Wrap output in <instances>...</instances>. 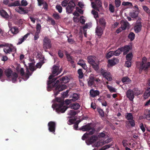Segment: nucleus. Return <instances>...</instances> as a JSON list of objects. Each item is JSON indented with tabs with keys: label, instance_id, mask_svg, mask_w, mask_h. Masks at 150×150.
<instances>
[{
	"label": "nucleus",
	"instance_id": "1",
	"mask_svg": "<svg viewBox=\"0 0 150 150\" xmlns=\"http://www.w3.org/2000/svg\"><path fill=\"white\" fill-rule=\"evenodd\" d=\"M58 77L52 78L47 82V89L48 91H50L52 88L55 87L54 89V95L56 97L60 91H62L67 88V86L65 84H62V82L60 83L59 79H57Z\"/></svg>",
	"mask_w": 150,
	"mask_h": 150
},
{
	"label": "nucleus",
	"instance_id": "2",
	"mask_svg": "<svg viewBox=\"0 0 150 150\" xmlns=\"http://www.w3.org/2000/svg\"><path fill=\"white\" fill-rule=\"evenodd\" d=\"M56 100L58 103H55L52 105L53 108H56V111L58 113L64 112L68 108V107L64 106V103L61 100L60 98H56Z\"/></svg>",
	"mask_w": 150,
	"mask_h": 150
},
{
	"label": "nucleus",
	"instance_id": "3",
	"mask_svg": "<svg viewBox=\"0 0 150 150\" xmlns=\"http://www.w3.org/2000/svg\"><path fill=\"white\" fill-rule=\"evenodd\" d=\"M4 74L7 78H11L13 83H15L18 77V74L16 72L13 73V71L11 69H6Z\"/></svg>",
	"mask_w": 150,
	"mask_h": 150
},
{
	"label": "nucleus",
	"instance_id": "4",
	"mask_svg": "<svg viewBox=\"0 0 150 150\" xmlns=\"http://www.w3.org/2000/svg\"><path fill=\"white\" fill-rule=\"evenodd\" d=\"M88 85L89 86H95L98 83H100V80L98 78L90 76L87 79Z\"/></svg>",
	"mask_w": 150,
	"mask_h": 150
},
{
	"label": "nucleus",
	"instance_id": "5",
	"mask_svg": "<svg viewBox=\"0 0 150 150\" xmlns=\"http://www.w3.org/2000/svg\"><path fill=\"white\" fill-rule=\"evenodd\" d=\"M100 72L101 75L106 79L108 81H111L112 80V75L110 72L107 71L101 68L100 69Z\"/></svg>",
	"mask_w": 150,
	"mask_h": 150
},
{
	"label": "nucleus",
	"instance_id": "6",
	"mask_svg": "<svg viewBox=\"0 0 150 150\" xmlns=\"http://www.w3.org/2000/svg\"><path fill=\"white\" fill-rule=\"evenodd\" d=\"M43 41V48L46 51L47 50L50 48L52 47L51 41L50 39L46 37L44 38Z\"/></svg>",
	"mask_w": 150,
	"mask_h": 150
},
{
	"label": "nucleus",
	"instance_id": "7",
	"mask_svg": "<svg viewBox=\"0 0 150 150\" xmlns=\"http://www.w3.org/2000/svg\"><path fill=\"white\" fill-rule=\"evenodd\" d=\"M91 4L92 8L98 11L102 8V3L100 0H94V2H91Z\"/></svg>",
	"mask_w": 150,
	"mask_h": 150
},
{
	"label": "nucleus",
	"instance_id": "8",
	"mask_svg": "<svg viewBox=\"0 0 150 150\" xmlns=\"http://www.w3.org/2000/svg\"><path fill=\"white\" fill-rule=\"evenodd\" d=\"M59 69L58 66H54L52 69V74L50 75L48 78L49 80L51 79L55 76L57 75L60 73V72L59 71Z\"/></svg>",
	"mask_w": 150,
	"mask_h": 150
},
{
	"label": "nucleus",
	"instance_id": "9",
	"mask_svg": "<svg viewBox=\"0 0 150 150\" xmlns=\"http://www.w3.org/2000/svg\"><path fill=\"white\" fill-rule=\"evenodd\" d=\"M142 22L140 20H137L135 24L134 29L136 33L139 32L142 30Z\"/></svg>",
	"mask_w": 150,
	"mask_h": 150
},
{
	"label": "nucleus",
	"instance_id": "10",
	"mask_svg": "<svg viewBox=\"0 0 150 150\" xmlns=\"http://www.w3.org/2000/svg\"><path fill=\"white\" fill-rule=\"evenodd\" d=\"M48 130L50 132L55 134L56 124L54 122L50 121L48 124Z\"/></svg>",
	"mask_w": 150,
	"mask_h": 150
},
{
	"label": "nucleus",
	"instance_id": "11",
	"mask_svg": "<svg viewBox=\"0 0 150 150\" xmlns=\"http://www.w3.org/2000/svg\"><path fill=\"white\" fill-rule=\"evenodd\" d=\"M126 96L128 98L129 100L131 101H133L134 97V91L131 90L129 89L128 90L126 93Z\"/></svg>",
	"mask_w": 150,
	"mask_h": 150
},
{
	"label": "nucleus",
	"instance_id": "12",
	"mask_svg": "<svg viewBox=\"0 0 150 150\" xmlns=\"http://www.w3.org/2000/svg\"><path fill=\"white\" fill-rule=\"evenodd\" d=\"M98 138V137L97 136L93 135L90 138H88V139L86 141V142L88 145L91 144L95 142L97 139Z\"/></svg>",
	"mask_w": 150,
	"mask_h": 150
},
{
	"label": "nucleus",
	"instance_id": "13",
	"mask_svg": "<svg viewBox=\"0 0 150 150\" xmlns=\"http://www.w3.org/2000/svg\"><path fill=\"white\" fill-rule=\"evenodd\" d=\"M87 59L88 63L91 65L95 63L96 62V57L94 56H88L87 57Z\"/></svg>",
	"mask_w": 150,
	"mask_h": 150
},
{
	"label": "nucleus",
	"instance_id": "14",
	"mask_svg": "<svg viewBox=\"0 0 150 150\" xmlns=\"http://www.w3.org/2000/svg\"><path fill=\"white\" fill-rule=\"evenodd\" d=\"M146 66H144L142 65H140L139 69V72L140 73H141L142 71L143 70L145 71H148L149 68L150 67V62H148Z\"/></svg>",
	"mask_w": 150,
	"mask_h": 150
},
{
	"label": "nucleus",
	"instance_id": "15",
	"mask_svg": "<svg viewBox=\"0 0 150 150\" xmlns=\"http://www.w3.org/2000/svg\"><path fill=\"white\" fill-rule=\"evenodd\" d=\"M16 11L20 14H27L28 13V11L21 6H19L18 8L16 9Z\"/></svg>",
	"mask_w": 150,
	"mask_h": 150
},
{
	"label": "nucleus",
	"instance_id": "16",
	"mask_svg": "<svg viewBox=\"0 0 150 150\" xmlns=\"http://www.w3.org/2000/svg\"><path fill=\"white\" fill-rule=\"evenodd\" d=\"M91 129V127L89 124L82 126L79 128V130H81L83 131H89Z\"/></svg>",
	"mask_w": 150,
	"mask_h": 150
},
{
	"label": "nucleus",
	"instance_id": "17",
	"mask_svg": "<svg viewBox=\"0 0 150 150\" xmlns=\"http://www.w3.org/2000/svg\"><path fill=\"white\" fill-rule=\"evenodd\" d=\"M119 62V59L115 58H113L112 59L108 60V63L111 66H112L117 64Z\"/></svg>",
	"mask_w": 150,
	"mask_h": 150
},
{
	"label": "nucleus",
	"instance_id": "18",
	"mask_svg": "<svg viewBox=\"0 0 150 150\" xmlns=\"http://www.w3.org/2000/svg\"><path fill=\"white\" fill-rule=\"evenodd\" d=\"M130 48L128 45H125L124 47H120L122 52H123V54H126L129 51Z\"/></svg>",
	"mask_w": 150,
	"mask_h": 150
},
{
	"label": "nucleus",
	"instance_id": "19",
	"mask_svg": "<svg viewBox=\"0 0 150 150\" xmlns=\"http://www.w3.org/2000/svg\"><path fill=\"white\" fill-rule=\"evenodd\" d=\"M90 95L93 98L98 96L99 94V92L98 90H94L93 89H91L90 91Z\"/></svg>",
	"mask_w": 150,
	"mask_h": 150
},
{
	"label": "nucleus",
	"instance_id": "20",
	"mask_svg": "<svg viewBox=\"0 0 150 150\" xmlns=\"http://www.w3.org/2000/svg\"><path fill=\"white\" fill-rule=\"evenodd\" d=\"M30 35V33H28L27 34L25 35L23 37L18 39V42L17 43V45H19L22 43L25 40H26L28 36Z\"/></svg>",
	"mask_w": 150,
	"mask_h": 150
},
{
	"label": "nucleus",
	"instance_id": "21",
	"mask_svg": "<svg viewBox=\"0 0 150 150\" xmlns=\"http://www.w3.org/2000/svg\"><path fill=\"white\" fill-rule=\"evenodd\" d=\"M103 30L102 28L97 26L96 29V33L98 36H101L103 34Z\"/></svg>",
	"mask_w": 150,
	"mask_h": 150
},
{
	"label": "nucleus",
	"instance_id": "22",
	"mask_svg": "<svg viewBox=\"0 0 150 150\" xmlns=\"http://www.w3.org/2000/svg\"><path fill=\"white\" fill-rule=\"evenodd\" d=\"M0 15L6 19L9 18V17L8 13L3 10H2L0 11Z\"/></svg>",
	"mask_w": 150,
	"mask_h": 150
},
{
	"label": "nucleus",
	"instance_id": "23",
	"mask_svg": "<svg viewBox=\"0 0 150 150\" xmlns=\"http://www.w3.org/2000/svg\"><path fill=\"white\" fill-rule=\"evenodd\" d=\"M121 28L123 30H125L129 25V23L127 21H122L121 23Z\"/></svg>",
	"mask_w": 150,
	"mask_h": 150
},
{
	"label": "nucleus",
	"instance_id": "24",
	"mask_svg": "<svg viewBox=\"0 0 150 150\" xmlns=\"http://www.w3.org/2000/svg\"><path fill=\"white\" fill-rule=\"evenodd\" d=\"M9 28H10V30L13 34H16L18 33V28L16 26H13V27H11L9 26Z\"/></svg>",
	"mask_w": 150,
	"mask_h": 150
},
{
	"label": "nucleus",
	"instance_id": "25",
	"mask_svg": "<svg viewBox=\"0 0 150 150\" xmlns=\"http://www.w3.org/2000/svg\"><path fill=\"white\" fill-rule=\"evenodd\" d=\"M77 64L81 66L85 70H86L87 67L85 63L82 60H80L77 63Z\"/></svg>",
	"mask_w": 150,
	"mask_h": 150
},
{
	"label": "nucleus",
	"instance_id": "26",
	"mask_svg": "<svg viewBox=\"0 0 150 150\" xmlns=\"http://www.w3.org/2000/svg\"><path fill=\"white\" fill-rule=\"evenodd\" d=\"M74 8L75 5L74 6H71L70 5H68L66 8V12L69 13H71Z\"/></svg>",
	"mask_w": 150,
	"mask_h": 150
},
{
	"label": "nucleus",
	"instance_id": "27",
	"mask_svg": "<svg viewBox=\"0 0 150 150\" xmlns=\"http://www.w3.org/2000/svg\"><path fill=\"white\" fill-rule=\"evenodd\" d=\"M80 105L79 103H75L72 104L71 106V108L75 110H77L79 109L80 107Z\"/></svg>",
	"mask_w": 150,
	"mask_h": 150
},
{
	"label": "nucleus",
	"instance_id": "28",
	"mask_svg": "<svg viewBox=\"0 0 150 150\" xmlns=\"http://www.w3.org/2000/svg\"><path fill=\"white\" fill-rule=\"evenodd\" d=\"M99 23L103 27L105 28L106 23L105 19L103 18H101L99 19Z\"/></svg>",
	"mask_w": 150,
	"mask_h": 150
},
{
	"label": "nucleus",
	"instance_id": "29",
	"mask_svg": "<svg viewBox=\"0 0 150 150\" xmlns=\"http://www.w3.org/2000/svg\"><path fill=\"white\" fill-rule=\"evenodd\" d=\"M20 5V4L18 1H16L14 2L10 3L8 5V6L9 7L11 6H19Z\"/></svg>",
	"mask_w": 150,
	"mask_h": 150
},
{
	"label": "nucleus",
	"instance_id": "30",
	"mask_svg": "<svg viewBox=\"0 0 150 150\" xmlns=\"http://www.w3.org/2000/svg\"><path fill=\"white\" fill-rule=\"evenodd\" d=\"M59 80L61 81V82L64 83H67L69 81V78L67 76H64L60 78Z\"/></svg>",
	"mask_w": 150,
	"mask_h": 150
},
{
	"label": "nucleus",
	"instance_id": "31",
	"mask_svg": "<svg viewBox=\"0 0 150 150\" xmlns=\"http://www.w3.org/2000/svg\"><path fill=\"white\" fill-rule=\"evenodd\" d=\"M67 59L68 61L70 62L71 64L73 63L74 61L73 60V57L70 56L69 54L67 53L66 54Z\"/></svg>",
	"mask_w": 150,
	"mask_h": 150
},
{
	"label": "nucleus",
	"instance_id": "32",
	"mask_svg": "<svg viewBox=\"0 0 150 150\" xmlns=\"http://www.w3.org/2000/svg\"><path fill=\"white\" fill-rule=\"evenodd\" d=\"M13 49L10 47H7L4 50V52L6 54L10 53L12 52Z\"/></svg>",
	"mask_w": 150,
	"mask_h": 150
},
{
	"label": "nucleus",
	"instance_id": "33",
	"mask_svg": "<svg viewBox=\"0 0 150 150\" xmlns=\"http://www.w3.org/2000/svg\"><path fill=\"white\" fill-rule=\"evenodd\" d=\"M148 62H147V58L145 57H144L142 59V63L140 65L145 66L147 65Z\"/></svg>",
	"mask_w": 150,
	"mask_h": 150
},
{
	"label": "nucleus",
	"instance_id": "34",
	"mask_svg": "<svg viewBox=\"0 0 150 150\" xmlns=\"http://www.w3.org/2000/svg\"><path fill=\"white\" fill-rule=\"evenodd\" d=\"M138 14V12L137 11H133L130 13V16L132 18H136Z\"/></svg>",
	"mask_w": 150,
	"mask_h": 150
},
{
	"label": "nucleus",
	"instance_id": "35",
	"mask_svg": "<svg viewBox=\"0 0 150 150\" xmlns=\"http://www.w3.org/2000/svg\"><path fill=\"white\" fill-rule=\"evenodd\" d=\"M150 96V87L148 88L144 93V98H147Z\"/></svg>",
	"mask_w": 150,
	"mask_h": 150
},
{
	"label": "nucleus",
	"instance_id": "36",
	"mask_svg": "<svg viewBox=\"0 0 150 150\" xmlns=\"http://www.w3.org/2000/svg\"><path fill=\"white\" fill-rule=\"evenodd\" d=\"M122 81L123 83H129L131 81V80L128 77H124L122 79Z\"/></svg>",
	"mask_w": 150,
	"mask_h": 150
},
{
	"label": "nucleus",
	"instance_id": "37",
	"mask_svg": "<svg viewBox=\"0 0 150 150\" xmlns=\"http://www.w3.org/2000/svg\"><path fill=\"white\" fill-rule=\"evenodd\" d=\"M127 115L125 116L126 119L128 120H131L133 119V117L132 113H127Z\"/></svg>",
	"mask_w": 150,
	"mask_h": 150
},
{
	"label": "nucleus",
	"instance_id": "38",
	"mask_svg": "<svg viewBox=\"0 0 150 150\" xmlns=\"http://www.w3.org/2000/svg\"><path fill=\"white\" fill-rule=\"evenodd\" d=\"M77 72L79 75V78L80 79H82L83 76V74L82 72V69H79L78 70Z\"/></svg>",
	"mask_w": 150,
	"mask_h": 150
},
{
	"label": "nucleus",
	"instance_id": "39",
	"mask_svg": "<svg viewBox=\"0 0 150 150\" xmlns=\"http://www.w3.org/2000/svg\"><path fill=\"white\" fill-rule=\"evenodd\" d=\"M128 38L131 41L133 40L134 39L135 34L133 32H130L128 35Z\"/></svg>",
	"mask_w": 150,
	"mask_h": 150
},
{
	"label": "nucleus",
	"instance_id": "40",
	"mask_svg": "<svg viewBox=\"0 0 150 150\" xmlns=\"http://www.w3.org/2000/svg\"><path fill=\"white\" fill-rule=\"evenodd\" d=\"M113 145V144L112 143L103 146L99 150H105V149L109 148L110 146H112Z\"/></svg>",
	"mask_w": 150,
	"mask_h": 150
},
{
	"label": "nucleus",
	"instance_id": "41",
	"mask_svg": "<svg viewBox=\"0 0 150 150\" xmlns=\"http://www.w3.org/2000/svg\"><path fill=\"white\" fill-rule=\"evenodd\" d=\"M133 57V55L132 52H130L129 54H127L126 56V58L127 60H131Z\"/></svg>",
	"mask_w": 150,
	"mask_h": 150
},
{
	"label": "nucleus",
	"instance_id": "42",
	"mask_svg": "<svg viewBox=\"0 0 150 150\" xmlns=\"http://www.w3.org/2000/svg\"><path fill=\"white\" fill-rule=\"evenodd\" d=\"M122 51L120 48H118L117 50L114 51V55L116 56H119L121 53Z\"/></svg>",
	"mask_w": 150,
	"mask_h": 150
},
{
	"label": "nucleus",
	"instance_id": "43",
	"mask_svg": "<svg viewBox=\"0 0 150 150\" xmlns=\"http://www.w3.org/2000/svg\"><path fill=\"white\" fill-rule=\"evenodd\" d=\"M107 87L109 90L111 92H116V91L115 88L112 87V86H109V85H107Z\"/></svg>",
	"mask_w": 150,
	"mask_h": 150
},
{
	"label": "nucleus",
	"instance_id": "44",
	"mask_svg": "<svg viewBox=\"0 0 150 150\" xmlns=\"http://www.w3.org/2000/svg\"><path fill=\"white\" fill-rule=\"evenodd\" d=\"M113 55H114V51H110L107 54L106 56V58L108 59L110 58Z\"/></svg>",
	"mask_w": 150,
	"mask_h": 150
},
{
	"label": "nucleus",
	"instance_id": "45",
	"mask_svg": "<svg viewBox=\"0 0 150 150\" xmlns=\"http://www.w3.org/2000/svg\"><path fill=\"white\" fill-rule=\"evenodd\" d=\"M79 98V96L77 93H74L72 96V99H71L73 101H75L78 99Z\"/></svg>",
	"mask_w": 150,
	"mask_h": 150
},
{
	"label": "nucleus",
	"instance_id": "46",
	"mask_svg": "<svg viewBox=\"0 0 150 150\" xmlns=\"http://www.w3.org/2000/svg\"><path fill=\"white\" fill-rule=\"evenodd\" d=\"M26 72L25 74V77L27 79H28L29 77V76H31V75H32V73H31L28 69V68H27V67H26Z\"/></svg>",
	"mask_w": 150,
	"mask_h": 150
},
{
	"label": "nucleus",
	"instance_id": "47",
	"mask_svg": "<svg viewBox=\"0 0 150 150\" xmlns=\"http://www.w3.org/2000/svg\"><path fill=\"white\" fill-rule=\"evenodd\" d=\"M144 10L148 14H150V10L146 6H142Z\"/></svg>",
	"mask_w": 150,
	"mask_h": 150
},
{
	"label": "nucleus",
	"instance_id": "48",
	"mask_svg": "<svg viewBox=\"0 0 150 150\" xmlns=\"http://www.w3.org/2000/svg\"><path fill=\"white\" fill-rule=\"evenodd\" d=\"M93 68L96 71L98 70L99 68V67L98 66V64H97L96 62L95 63H94L93 64H91Z\"/></svg>",
	"mask_w": 150,
	"mask_h": 150
},
{
	"label": "nucleus",
	"instance_id": "49",
	"mask_svg": "<svg viewBox=\"0 0 150 150\" xmlns=\"http://www.w3.org/2000/svg\"><path fill=\"white\" fill-rule=\"evenodd\" d=\"M109 10L111 13H113L115 11L114 6L111 4L109 5Z\"/></svg>",
	"mask_w": 150,
	"mask_h": 150
},
{
	"label": "nucleus",
	"instance_id": "50",
	"mask_svg": "<svg viewBox=\"0 0 150 150\" xmlns=\"http://www.w3.org/2000/svg\"><path fill=\"white\" fill-rule=\"evenodd\" d=\"M68 39V42L70 44H74L75 43V41L74 40L71 38H69L68 36H67Z\"/></svg>",
	"mask_w": 150,
	"mask_h": 150
},
{
	"label": "nucleus",
	"instance_id": "51",
	"mask_svg": "<svg viewBox=\"0 0 150 150\" xmlns=\"http://www.w3.org/2000/svg\"><path fill=\"white\" fill-rule=\"evenodd\" d=\"M98 111L99 112L100 115L102 117H103L104 116V112L103 110L101 108H98Z\"/></svg>",
	"mask_w": 150,
	"mask_h": 150
},
{
	"label": "nucleus",
	"instance_id": "52",
	"mask_svg": "<svg viewBox=\"0 0 150 150\" xmlns=\"http://www.w3.org/2000/svg\"><path fill=\"white\" fill-rule=\"evenodd\" d=\"M29 69L30 71H32L35 70L34 67V65L33 63H30V64L29 65Z\"/></svg>",
	"mask_w": 150,
	"mask_h": 150
},
{
	"label": "nucleus",
	"instance_id": "53",
	"mask_svg": "<svg viewBox=\"0 0 150 150\" xmlns=\"http://www.w3.org/2000/svg\"><path fill=\"white\" fill-rule=\"evenodd\" d=\"M131 60H127L125 63V67L128 68L130 67L131 65Z\"/></svg>",
	"mask_w": 150,
	"mask_h": 150
},
{
	"label": "nucleus",
	"instance_id": "54",
	"mask_svg": "<svg viewBox=\"0 0 150 150\" xmlns=\"http://www.w3.org/2000/svg\"><path fill=\"white\" fill-rule=\"evenodd\" d=\"M68 114L71 116H75L76 114V112L74 110H70L69 111Z\"/></svg>",
	"mask_w": 150,
	"mask_h": 150
},
{
	"label": "nucleus",
	"instance_id": "55",
	"mask_svg": "<svg viewBox=\"0 0 150 150\" xmlns=\"http://www.w3.org/2000/svg\"><path fill=\"white\" fill-rule=\"evenodd\" d=\"M53 16L55 19L57 20L59 19L60 18L59 14L57 13H53Z\"/></svg>",
	"mask_w": 150,
	"mask_h": 150
},
{
	"label": "nucleus",
	"instance_id": "56",
	"mask_svg": "<svg viewBox=\"0 0 150 150\" xmlns=\"http://www.w3.org/2000/svg\"><path fill=\"white\" fill-rule=\"evenodd\" d=\"M56 8L59 13H61L62 12V8L61 6L57 5L56 6Z\"/></svg>",
	"mask_w": 150,
	"mask_h": 150
},
{
	"label": "nucleus",
	"instance_id": "57",
	"mask_svg": "<svg viewBox=\"0 0 150 150\" xmlns=\"http://www.w3.org/2000/svg\"><path fill=\"white\" fill-rule=\"evenodd\" d=\"M58 54L60 58H62L64 56L63 52L61 50H59L58 52Z\"/></svg>",
	"mask_w": 150,
	"mask_h": 150
},
{
	"label": "nucleus",
	"instance_id": "58",
	"mask_svg": "<svg viewBox=\"0 0 150 150\" xmlns=\"http://www.w3.org/2000/svg\"><path fill=\"white\" fill-rule=\"evenodd\" d=\"M121 2L120 0H115V3L116 7H118L121 4Z\"/></svg>",
	"mask_w": 150,
	"mask_h": 150
},
{
	"label": "nucleus",
	"instance_id": "59",
	"mask_svg": "<svg viewBox=\"0 0 150 150\" xmlns=\"http://www.w3.org/2000/svg\"><path fill=\"white\" fill-rule=\"evenodd\" d=\"M89 135L87 133H85L81 137V139L82 140H84L88 138V137Z\"/></svg>",
	"mask_w": 150,
	"mask_h": 150
},
{
	"label": "nucleus",
	"instance_id": "60",
	"mask_svg": "<svg viewBox=\"0 0 150 150\" xmlns=\"http://www.w3.org/2000/svg\"><path fill=\"white\" fill-rule=\"evenodd\" d=\"M92 13L94 16V17L95 18H96L98 17V13L95 10H92Z\"/></svg>",
	"mask_w": 150,
	"mask_h": 150
},
{
	"label": "nucleus",
	"instance_id": "61",
	"mask_svg": "<svg viewBox=\"0 0 150 150\" xmlns=\"http://www.w3.org/2000/svg\"><path fill=\"white\" fill-rule=\"evenodd\" d=\"M122 5L123 6H132V4L129 2H123L122 3Z\"/></svg>",
	"mask_w": 150,
	"mask_h": 150
},
{
	"label": "nucleus",
	"instance_id": "62",
	"mask_svg": "<svg viewBox=\"0 0 150 150\" xmlns=\"http://www.w3.org/2000/svg\"><path fill=\"white\" fill-rule=\"evenodd\" d=\"M41 28V25L40 23L37 24L36 25V32L40 33Z\"/></svg>",
	"mask_w": 150,
	"mask_h": 150
},
{
	"label": "nucleus",
	"instance_id": "63",
	"mask_svg": "<svg viewBox=\"0 0 150 150\" xmlns=\"http://www.w3.org/2000/svg\"><path fill=\"white\" fill-rule=\"evenodd\" d=\"M68 1H67L66 0H64L62 2L61 5L63 7H66L68 4Z\"/></svg>",
	"mask_w": 150,
	"mask_h": 150
},
{
	"label": "nucleus",
	"instance_id": "64",
	"mask_svg": "<svg viewBox=\"0 0 150 150\" xmlns=\"http://www.w3.org/2000/svg\"><path fill=\"white\" fill-rule=\"evenodd\" d=\"M76 120V119L74 118L73 119H69L68 123V124L69 125L72 124L74 123V122Z\"/></svg>",
	"mask_w": 150,
	"mask_h": 150
}]
</instances>
